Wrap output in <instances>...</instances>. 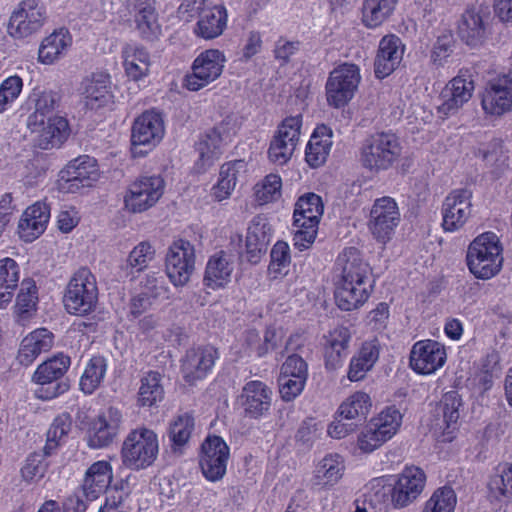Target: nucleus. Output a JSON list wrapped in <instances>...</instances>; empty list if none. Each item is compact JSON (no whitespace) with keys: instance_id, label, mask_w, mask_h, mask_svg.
<instances>
[{"instance_id":"obj_24","label":"nucleus","mask_w":512,"mask_h":512,"mask_svg":"<svg viewBox=\"0 0 512 512\" xmlns=\"http://www.w3.org/2000/svg\"><path fill=\"white\" fill-rule=\"evenodd\" d=\"M308 379V365L298 355H290L280 368L279 394L283 401L296 399L304 390Z\"/></svg>"},{"instance_id":"obj_48","label":"nucleus","mask_w":512,"mask_h":512,"mask_svg":"<svg viewBox=\"0 0 512 512\" xmlns=\"http://www.w3.org/2000/svg\"><path fill=\"white\" fill-rule=\"evenodd\" d=\"M442 424L438 423L434 434L439 442H451L456 436L460 399L455 393H447L442 399Z\"/></svg>"},{"instance_id":"obj_51","label":"nucleus","mask_w":512,"mask_h":512,"mask_svg":"<svg viewBox=\"0 0 512 512\" xmlns=\"http://www.w3.org/2000/svg\"><path fill=\"white\" fill-rule=\"evenodd\" d=\"M107 368L108 363L105 357L97 355L90 358L80 377V390L85 394H92L103 383Z\"/></svg>"},{"instance_id":"obj_22","label":"nucleus","mask_w":512,"mask_h":512,"mask_svg":"<svg viewBox=\"0 0 512 512\" xmlns=\"http://www.w3.org/2000/svg\"><path fill=\"white\" fill-rule=\"evenodd\" d=\"M391 477L394 483L392 506L397 509L412 504L422 494L426 485L425 472L414 465L405 466L400 473Z\"/></svg>"},{"instance_id":"obj_36","label":"nucleus","mask_w":512,"mask_h":512,"mask_svg":"<svg viewBox=\"0 0 512 512\" xmlns=\"http://www.w3.org/2000/svg\"><path fill=\"white\" fill-rule=\"evenodd\" d=\"M228 11L223 4H213L199 16L193 28L195 36L204 40L220 37L227 28Z\"/></svg>"},{"instance_id":"obj_25","label":"nucleus","mask_w":512,"mask_h":512,"mask_svg":"<svg viewBox=\"0 0 512 512\" xmlns=\"http://www.w3.org/2000/svg\"><path fill=\"white\" fill-rule=\"evenodd\" d=\"M219 357L218 350L211 345L189 349L181 361V373L185 382L193 385L206 378Z\"/></svg>"},{"instance_id":"obj_49","label":"nucleus","mask_w":512,"mask_h":512,"mask_svg":"<svg viewBox=\"0 0 512 512\" xmlns=\"http://www.w3.org/2000/svg\"><path fill=\"white\" fill-rule=\"evenodd\" d=\"M21 278L19 264L10 257L0 259V309H6L14 298Z\"/></svg>"},{"instance_id":"obj_59","label":"nucleus","mask_w":512,"mask_h":512,"mask_svg":"<svg viewBox=\"0 0 512 512\" xmlns=\"http://www.w3.org/2000/svg\"><path fill=\"white\" fill-rule=\"evenodd\" d=\"M193 430V416L187 412L181 413L175 416L169 424V439L175 448L183 447L190 440Z\"/></svg>"},{"instance_id":"obj_34","label":"nucleus","mask_w":512,"mask_h":512,"mask_svg":"<svg viewBox=\"0 0 512 512\" xmlns=\"http://www.w3.org/2000/svg\"><path fill=\"white\" fill-rule=\"evenodd\" d=\"M239 402L248 415L261 417L271 407L272 390L262 381H249L242 389Z\"/></svg>"},{"instance_id":"obj_43","label":"nucleus","mask_w":512,"mask_h":512,"mask_svg":"<svg viewBox=\"0 0 512 512\" xmlns=\"http://www.w3.org/2000/svg\"><path fill=\"white\" fill-rule=\"evenodd\" d=\"M346 472V462L338 453H328L315 464L313 479L315 484L324 489L337 485Z\"/></svg>"},{"instance_id":"obj_57","label":"nucleus","mask_w":512,"mask_h":512,"mask_svg":"<svg viewBox=\"0 0 512 512\" xmlns=\"http://www.w3.org/2000/svg\"><path fill=\"white\" fill-rule=\"evenodd\" d=\"M232 352L239 358H261L266 356V349L263 348L262 338L254 328L246 329L241 334L232 347Z\"/></svg>"},{"instance_id":"obj_1","label":"nucleus","mask_w":512,"mask_h":512,"mask_svg":"<svg viewBox=\"0 0 512 512\" xmlns=\"http://www.w3.org/2000/svg\"><path fill=\"white\" fill-rule=\"evenodd\" d=\"M337 262L341 267V276L335 285V304L342 311L357 310L373 292L371 268L354 247L344 249Z\"/></svg>"},{"instance_id":"obj_3","label":"nucleus","mask_w":512,"mask_h":512,"mask_svg":"<svg viewBox=\"0 0 512 512\" xmlns=\"http://www.w3.org/2000/svg\"><path fill=\"white\" fill-rule=\"evenodd\" d=\"M239 125L234 117H227L213 128L202 133L195 143L197 158L192 170L195 174H204L210 170L222 156L224 149L237 135Z\"/></svg>"},{"instance_id":"obj_50","label":"nucleus","mask_w":512,"mask_h":512,"mask_svg":"<svg viewBox=\"0 0 512 512\" xmlns=\"http://www.w3.org/2000/svg\"><path fill=\"white\" fill-rule=\"evenodd\" d=\"M398 0H364L362 23L369 29L380 27L394 13Z\"/></svg>"},{"instance_id":"obj_38","label":"nucleus","mask_w":512,"mask_h":512,"mask_svg":"<svg viewBox=\"0 0 512 512\" xmlns=\"http://www.w3.org/2000/svg\"><path fill=\"white\" fill-rule=\"evenodd\" d=\"M113 479V468L109 461L99 460L91 464L85 472L82 491L88 501L102 495Z\"/></svg>"},{"instance_id":"obj_10","label":"nucleus","mask_w":512,"mask_h":512,"mask_svg":"<svg viewBox=\"0 0 512 512\" xmlns=\"http://www.w3.org/2000/svg\"><path fill=\"white\" fill-rule=\"evenodd\" d=\"M70 358L62 353L54 355L39 364L32 375V382L39 387L35 396L42 400H51L68 389L65 382H58L67 372Z\"/></svg>"},{"instance_id":"obj_11","label":"nucleus","mask_w":512,"mask_h":512,"mask_svg":"<svg viewBox=\"0 0 512 512\" xmlns=\"http://www.w3.org/2000/svg\"><path fill=\"white\" fill-rule=\"evenodd\" d=\"M165 124L156 110H146L138 115L131 126V150L134 156L152 151L163 140Z\"/></svg>"},{"instance_id":"obj_9","label":"nucleus","mask_w":512,"mask_h":512,"mask_svg":"<svg viewBox=\"0 0 512 512\" xmlns=\"http://www.w3.org/2000/svg\"><path fill=\"white\" fill-rule=\"evenodd\" d=\"M358 65L343 63L329 74L325 84L327 104L335 109L345 107L355 96L361 82Z\"/></svg>"},{"instance_id":"obj_7","label":"nucleus","mask_w":512,"mask_h":512,"mask_svg":"<svg viewBox=\"0 0 512 512\" xmlns=\"http://www.w3.org/2000/svg\"><path fill=\"white\" fill-rule=\"evenodd\" d=\"M97 303L95 276L88 269H79L67 284L63 297L65 310L71 315L85 316L95 310Z\"/></svg>"},{"instance_id":"obj_54","label":"nucleus","mask_w":512,"mask_h":512,"mask_svg":"<svg viewBox=\"0 0 512 512\" xmlns=\"http://www.w3.org/2000/svg\"><path fill=\"white\" fill-rule=\"evenodd\" d=\"M31 99L34 101V111L27 118V127H39L41 121L55 115L53 112L56 108L57 96L52 91L43 90L34 92Z\"/></svg>"},{"instance_id":"obj_44","label":"nucleus","mask_w":512,"mask_h":512,"mask_svg":"<svg viewBox=\"0 0 512 512\" xmlns=\"http://www.w3.org/2000/svg\"><path fill=\"white\" fill-rule=\"evenodd\" d=\"M486 497L491 503H502L512 500V463H502L488 475Z\"/></svg>"},{"instance_id":"obj_55","label":"nucleus","mask_w":512,"mask_h":512,"mask_svg":"<svg viewBox=\"0 0 512 512\" xmlns=\"http://www.w3.org/2000/svg\"><path fill=\"white\" fill-rule=\"evenodd\" d=\"M372 407L370 396L363 391H356L345 398L337 409V415L346 420L365 417Z\"/></svg>"},{"instance_id":"obj_8","label":"nucleus","mask_w":512,"mask_h":512,"mask_svg":"<svg viewBox=\"0 0 512 512\" xmlns=\"http://www.w3.org/2000/svg\"><path fill=\"white\" fill-rule=\"evenodd\" d=\"M196 270V249L186 239H176L167 248L164 257V271L170 283L184 287Z\"/></svg>"},{"instance_id":"obj_33","label":"nucleus","mask_w":512,"mask_h":512,"mask_svg":"<svg viewBox=\"0 0 512 512\" xmlns=\"http://www.w3.org/2000/svg\"><path fill=\"white\" fill-rule=\"evenodd\" d=\"M28 129L37 135L39 146L42 149L61 147L71 133L68 120L61 115L49 117L41 121L39 127L28 126Z\"/></svg>"},{"instance_id":"obj_5","label":"nucleus","mask_w":512,"mask_h":512,"mask_svg":"<svg viewBox=\"0 0 512 512\" xmlns=\"http://www.w3.org/2000/svg\"><path fill=\"white\" fill-rule=\"evenodd\" d=\"M324 205L320 196L306 193L298 198L293 213V244L299 251L309 249L315 242Z\"/></svg>"},{"instance_id":"obj_63","label":"nucleus","mask_w":512,"mask_h":512,"mask_svg":"<svg viewBox=\"0 0 512 512\" xmlns=\"http://www.w3.org/2000/svg\"><path fill=\"white\" fill-rule=\"evenodd\" d=\"M270 257L269 273L274 278L285 276L289 272L291 263L288 243L284 241L276 242L271 249Z\"/></svg>"},{"instance_id":"obj_39","label":"nucleus","mask_w":512,"mask_h":512,"mask_svg":"<svg viewBox=\"0 0 512 512\" xmlns=\"http://www.w3.org/2000/svg\"><path fill=\"white\" fill-rule=\"evenodd\" d=\"M333 146V131L325 125H317L305 148V160L312 168L325 164Z\"/></svg>"},{"instance_id":"obj_6","label":"nucleus","mask_w":512,"mask_h":512,"mask_svg":"<svg viewBox=\"0 0 512 512\" xmlns=\"http://www.w3.org/2000/svg\"><path fill=\"white\" fill-rule=\"evenodd\" d=\"M165 191L160 175H142L131 181L122 192V208L129 214H141L154 207Z\"/></svg>"},{"instance_id":"obj_15","label":"nucleus","mask_w":512,"mask_h":512,"mask_svg":"<svg viewBox=\"0 0 512 512\" xmlns=\"http://www.w3.org/2000/svg\"><path fill=\"white\" fill-rule=\"evenodd\" d=\"M401 213L397 202L384 196L374 201L368 219V229L373 238L382 244L388 243L400 224Z\"/></svg>"},{"instance_id":"obj_61","label":"nucleus","mask_w":512,"mask_h":512,"mask_svg":"<svg viewBox=\"0 0 512 512\" xmlns=\"http://www.w3.org/2000/svg\"><path fill=\"white\" fill-rule=\"evenodd\" d=\"M253 191L259 205L275 202L282 194V179L278 174H268L254 186Z\"/></svg>"},{"instance_id":"obj_53","label":"nucleus","mask_w":512,"mask_h":512,"mask_svg":"<svg viewBox=\"0 0 512 512\" xmlns=\"http://www.w3.org/2000/svg\"><path fill=\"white\" fill-rule=\"evenodd\" d=\"M402 420L400 410L395 406H389L371 417L368 422L389 441L399 432Z\"/></svg>"},{"instance_id":"obj_32","label":"nucleus","mask_w":512,"mask_h":512,"mask_svg":"<svg viewBox=\"0 0 512 512\" xmlns=\"http://www.w3.org/2000/svg\"><path fill=\"white\" fill-rule=\"evenodd\" d=\"M351 339V330L344 325L336 326L328 332L324 344V361L327 369L336 370L343 365Z\"/></svg>"},{"instance_id":"obj_47","label":"nucleus","mask_w":512,"mask_h":512,"mask_svg":"<svg viewBox=\"0 0 512 512\" xmlns=\"http://www.w3.org/2000/svg\"><path fill=\"white\" fill-rule=\"evenodd\" d=\"M271 237L272 228L268 219L264 215L255 216L248 226L246 235V249L251 261L257 262Z\"/></svg>"},{"instance_id":"obj_64","label":"nucleus","mask_w":512,"mask_h":512,"mask_svg":"<svg viewBox=\"0 0 512 512\" xmlns=\"http://www.w3.org/2000/svg\"><path fill=\"white\" fill-rule=\"evenodd\" d=\"M156 250L149 241H141L135 245L127 257V266L136 272L144 271L155 259Z\"/></svg>"},{"instance_id":"obj_35","label":"nucleus","mask_w":512,"mask_h":512,"mask_svg":"<svg viewBox=\"0 0 512 512\" xmlns=\"http://www.w3.org/2000/svg\"><path fill=\"white\" fill-rule=\"evenodd\" d=\"M127 8L134 18L136 29L145 39L157 37L161 32L154 0H128Z\"/></svg>"},{"instance_id":"obj_41","label":"nucleus","mask_w":512,"mask_h":512,"mask_svg":"<svg viewBox=\"0 0 512 512\" xmlns=\"http://www.w3.org/2000/svg\"><path fill=\"white\" fill-rule=\"evenodd\" d=\"M380 342L374 337L362 343L359 350L350 360L347 377L352 382H357L372 370L380 355Z\"/></svg>"},{"instance_id":"obj_21","label":"nucleus","mask_w":512,"mask_h":512,"mask_svg":"<svg viewBox=\"0 0 512 512\" xmlns=\"http://www.w3.org/2000/svg\"><path fill=\"white\" fill-rule=\"evenodd\" d=\"M229 457L227 443L219 436H208L199 454V465L205 479L210 482L221 480L226 474Z\"/></svg>"},{"instance_id":"obj_60","label":"nucleus","mask_w":512,"mask_h":512,"mask_svg":"<svg viewBox=\"0 0 512 512\" xmlns=\"http://www.w3.org/2000/svg\"><path fill=\"white\" fill-rule=\"evenodd\" d=\"M72 421L68 414L57 416L47 431L44 453L51 455L60 445H62L71 430Z\"/></svg>"},{"instance_id":"obj_4","label":"nucleus","mask_w":512,"mask_h":512,"mask_svg":"<svg viewBox=\"0 0 512 512\" xmlns=\"http://www.w3.org/2000/svg\"><path fill=\"white\" fill-rule=\"evenodd\" d=\"M120 454L123 465L130 470L149 468L159 454L157 433L145 426L132 429L123 440Z\"/></svg>"},{"instance_id":"obj_31","label":"nucleus","mask_w":512,"mask_h":512,"mask_svg":"<svg viewBox=\"0 0 512 512\" xmlns=\"http://www.w3.org/2000/svg\"><path fill=\"white\" fill-rule=\"evenodd\" d=\"M247 172L244 160H233L223 163L218 172L216 182L209 190L212 201L221 203L229 200L235 191L239 178Z\"/></svg>"},{"instance_id":"obj_12","label":"nucleus","mask_w":512,"mask_h":512,"mask_svg":"<svg viewBox=\"0 0 512 512\" xmlns=\"http://www.w3.org/2000/svg\"><path fill=\"white\" fill-rule=\"evenodd\" d=\"M401 153L402 146L395 134L379 133L362 148L361 162L370 171L380 172L397 162Z\"/></svg>"},{"instance_id":"obj_58","label":"nucleus","mask_w":512,"mask_h":512,"mask_svg":"<svg viewBox=\"0 0 512 512\" xmlns=\"http://www.w3.org/2000/svg\"><path fill=\"white\" fill-rule=\"evenodd\" d=\"M457 504L455 491L449 486L437 488L422 504L420 512H454Z\"/></svg>"},{"instance_id":"obj_19","label":"nucleus","mask_w":512,"mask_h":512,"mask_svg":"<svg viewBox=\"0 0 512 512\" xmlns=\"http://www.w3.org/2000/svg\"><path fill=\"white\" fill-rule=\"evenodd\" d=\"M122 423L123 416L117 408L102 410L84 428L87 445L93 449L109 446L118 436Z\"/></svg>"},{"instance_id":"obj_56","label":"nucleus","mask_w":512,"mask_h":512,"mask_svg":"<svg viewBox=\"0 0 512 512\" xmlns=\"http://www.w3.org/2000/svg\"><path fill=\"white\" fill-rule=\"evenodd\" d=\"M459 35L468 45H479L485 35L483 21L479 13L474 10H466L458 25Z\"/></svg>"},{"instance_id":"obj_30","label":"nucleus","mask_w":512,"mask_h":512,"mask_svg":"<svg viewBox=\"0 0 512 512\" xmlns=\"http://www.w3.org/2000/svg\"><path fill=\"white\" fill-rule=\"evenodd\" d=\"M53 345L54 334L47 328H36L21 339L16 360L20 365L28 367L41 354L50 351Z\"/></svg>"},{"instance_id":"obj_40","label":"nucleus","mask_w":512,"mask_h":512,"mask_svg":"<svg viewBox=\"0 0 512 512\" xmlns=\"http://www.w3.org/2000/svg\"><path fill=\"white\" fill-rule=\"evenodd\" d=\"M380 342L374 337L362 343L359 350L350 360L347 377L352 382H357L372 370L380 355Z\"/></svg>"},{"instance_id":"obj_2","label":"nucleus","mask_w":512,"mask_h":512,"mask_svg":"<svg viewBox=\"0 0 512 512\" xmlns=\"http://www.w3.org/2000/svg\"><path fill=\"white\" fill-rule=\"evenodd\" d=\"M465 263L468 271L478 280L496 277L504 265V244L493 231L477 235L467 246Z\"/></svg>"},{"instance_id":"obj_37","label":"nucleus","mask_w":512,"mask_h":512,"mask_svg":"<svg viewBox=\"0 0 512 512\" xmlns=\"http://www.w3.org/2000/svg\"><path fill=\"white\" fill-rule=\"evenodd\" d=\"M122 67L129 81H144L151 73L152 59L149 51L139 45H126L121 52Z\"/></svg>"},{"instance_id":"obj_52","label":"nucleus","mask_w":512,"mask_h":512,"mask_svg":"<svg viewBox=\"0 0 512 512\" xmlns=\"http://www.w3.org/2000/svg\"><path fill=\"white\" fill-rule=\"evenodd\" d=\"M164 399V388L161 376L157 372H149L140 383L137 393V404L140 407L151 408L157 406Z\"/></svg>"},{"instance_id":"obj_13","label":"nucleus","mask_w":512,"mask_h":512,"mask_svg":"<svg viewBox=\"0 0 512 512\" xmlns=\"http://www.w3.org/2000/svg\"><path fill=\"white\" fill-rule=\"evenodd\" d=\"M47 21V12L40 0H22L13 10L7 33L16 40H23L39 33Z\"/></svg>"},{"instance_id":"obj_29","label":"nucleus","mask_w":512,"mask_h":512,"mask_svg":"<svg viewBox=\"0 0 512 512\" xmlns=\"http://www.w3.org/2000/svg\"><path fill=\"white\" fill-rule=\"evenodd\" d=\"M405 45L393 34L384 36L378 45L374 63V73L379 79L389 76L402 62Z\"/></svg>"},{"instance_id":"obj_42","label":"nucleus","mask_w":512,"mask_h":512,"mask_svg":"<svg viewBox=\"0 0 512 512\" xmlns=\"http://www.w3.org/2000/svg\"><path fill=\"white\" fill-rule=\"evenodd\" d=\"M380 342L374 337L362 343L359 350L350 360L347 377L352 382H357L372 370L380 355Z\"/></svg>"},{"instance_id":"obj_20","label":"nucleus","mask_w":512,"mask_h":512,"mask_svg":"<svg viewBox=\"0 0 512 512\" xmlns=\"http://www.w3.org/2000/svg\"><path fill=\"white\" fill-rule=\"evenodd\" d=\"M481 107L491 118L512 112V73L500 74L488 81L482 93Z\"/></svg>"},{"instance_id":"obj_16","label":"nucleus","mask_w":512,"mask_h":512,"mask_svg":"<svg viewBox=\"0 0 512 512\" xmlns=\"http://www.w3.org/2000/svg\"><path fill=\"white\" fill-rule=\"evenodd\" d=\"M227 59L219 49L202 51L192 63V71L184 79V86L190 91H199L216 81L223 73Z\"/></svg>"},{"instance_id":"obj_62","label":"nucleus","mask_w":512,"mask_h":512,"mask_svg":"<svg viewBox=\"0 0 512 512\" xmlns=\"http://www.w3.org/2000/svg\"><path fill=\"white\" fill-rule=\"evenodd\" d=\"M46 456L38 452L27 456L20 470L24 482L36 485L44 479L49 467Z\"/></svg>"},{"instance_id":"obj_23","label":"nucleus","mask_w":512,"mask_h":512,"mask_svg":"<svg viewBox=\"0 0 512 512\" xmlns=\"http://www.w3.org/2000/svg\"><path fill=\"white\" fill-rule=\"evenodd\" d=\"M442 228L453 233L462 229L472 215V192L456 189L447 195L442 209Z\"/></svg>"},{"instance_id":"obj_26","label":"nucleus","mask_w":512,"mask_h":512,"mask_svg":"<svg viewBox=\"0 0 512 512\" xmlns=\"http://www.w3.org/2000/svg\"><path fill=\"white\" fill-rule=\"evenodd\" d=\"M50 206L45 201H36L24 209L17 224V235L25 243L37 240L47 229Z\"/></svg>"},{"instance_id":"obj_27","label":"nucleus","mask_w":512,"mask_h":512,"mask_svg":"<svg viewBox=\"0 0 512 512\" xmlns=\"http://www.w3.org/2000/svg\"><path fill=\"white\" fill-rule=\"evenodd\" d=\"M235 267V259L231 253L215 252L207 260L203 277L204 285L213 291L225 289L232 281Z\"/></svg>"},{"instance_id":"obj_46","label":"nucleus","mask_w":512,"mask_h":512,"mask_svg":"<svg viewBox=\"0 0 512 512\" xmlns=\"http://www.w3.org/2000/svg\"><path fill=\"white\" fill-rule=\"evenodd\" d=\"M38 302L39 296L36 282L31 278L23 279L13 306V314L16 321L20 324H25L32 319L37 312Z\"/></svg>"},{"instance_id":"obj_18","label":"nucleus","mask_w":512,"mask_h":512,"mask_svg":"<svg viewBox=\"0 0 512 512\" xmlns=\"http://www.w3.org/2000/svg\"><path fill=\"white\" fill-rule=\"evenodd\" d=\"M81 95L88 109L111 108L115 103V85L109 70L99 68L85 76L81 82Z\"/></svg>"},{"instance_id":"obj_45","label":"nucleus","mask_w":512,"mask_h":512,"mask_svg":"<svg viewBox=\"0 0 512 512\" xmlns=\"http://www.w3.org/2000/svg\"><path fill=\"white\" fill-rule=\"evenodd\" d=\"M71 45L70 32L64 28L56 29L41 40L37 60L43 65H52L67 53Z\"/></svg>"},{"instance_id":"obj_28","label":"nucleus","mask_w":512,"mask_h":512,"mask_svg":"<svg viewBox=\"0 0 512 512\" xmlns=\"http://www.w3.org/2000/svg\"><path fill=\"white\" fill-rule=\"evenodd\" d=\"M474 90L472 80L463 76H456L450 80L440 94L441 103L437 110L442 118L454 115L467 103Z\"/></svg>"},{"instance_id":"obj_17","label":"nucleus","mask_w":512,"mask_h":512,"mask_svg":"<svg viewBox=\"0 0 512 512\" xmlns=\"http://www.w3.org/2000/svg\"><path fill=\"white\" fill-rule=\"evenodd\" d=\"M447 362L445 344L433 340L416 341L409 353V367L417 375L431 376L441 370Z\"/></svg>"},{"instance_id":"obj_14","label":"nucleus","mask_w":512,"mask_h":512,"mask_svg":"<svg viewBox=\"0 0 512 512\" xmlns=\"http://www.w3.org/2000/svg\"><path fill=\"white\" fill-rule=\"evenodd\" d=\"M100 178L97 161L83 155L71 160L59 173L58 188L64 193H79L93 187Z\"/></svg>"}]
</instances>
